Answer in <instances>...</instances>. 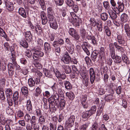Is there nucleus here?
I'll use <instances>...</instances> for the list:
<instances>
[{
  "mask_svg": "<svg viewBox=\"0 0 130 130\" xmlns=\"http://www.w3.org/2000/svg\"><path fill=\"white\" fill-rule=\"evenodd\" d=\"M61 60L64 63L67 64H68L71 62V58L68 52H65L63 57L61 59Z\"/></svg>",
  "mask_w": 130,
  "mask_h": 130,
  "instance_id": "423d86ee",
  "label": "nucleus"
},
{
  "mask_svg": "<svg viewBox=\"0 0 130 130\" xmlns=\"http://www.w3.org/2000/svg\"><path fill=\"white\" fill-rule=\"evenodd\" d=\"M20 44L23 47L25 48H27L28 46V43L25 40H21L20 41Z\"/></svg>",
  "mask_w": 130,
  "mask_h": 130,
  "instance_id": "473e14b6",
  "label": "nucleus"
},
{
  "mask_svg": "<svg viewBox=\"0 0 130 130\" xmlns=\"http://www.w3.org/2000/svg\"><path fill=\"white\" fill-rule=\"evenodd\" d=\"M25 36L26 40L29 41H31L32 39L31 33L29 31L26 32Z\"/></svg>",
  "mask_w": 130,
  "mask_h": 130,
  "instance_id": "4be33fe9",
  "label": "nucleus"
},
{
  "mask_svg": "<svg viewBox=\"0 0 130 130\" xmlns=\"http://www.w3.org/2000/svg\"><path fill=\"white\" fill-rule=\"evenodd\" d=\"M55 38V35L53 33L51 34H49L48 37V40L51 41H53Z\"/></svg>",
  "mask_w": 130,
  "mask_h": 130,
  "instance_id": "4d7b16f0",
  "label": "nucleus"
},
{
  "mask_svg": "<svg viewBox=\"0 0 130 130\" xmlns=\"http://www.w3.org/2000/svg\"><path fill=\"white\" fill-rule=\"evenodd\" d=\"M26 108L27 110L28 111L30 112L32 111V104L30 100H28L27 101Z\"/></svg>",
  "mask_w": 130,
  "mask_h": 130,
  "instance_id": "b1692460",
  "label": "nucleus"
},
{
  "mask_svg": "<svg viewBox=\"0 0 130 130\" xmlns=\"http://www.w3.org/2000/svg\"><path fill=\"white\" fill-rule=\"evenodd\" d=\"M41 47L34 50V53L32 55L33 59L37 60H38L39 57H42L43 56L44 54L41 51Z\"/></svg>",
  "mask_w": 130,
  "mask_h": 130,
  "instance_id": "f03ea898",
  "label": "nucleus"
},
{
  "mask_svg": "<svg viewBox=\"0 0 130 130\" xmlns=\"http://www.w3.org/2000/svg\"><path fill=\"white\" fill-rule=\"evenodd\" d=\"M44 47L45 51L48 52L51 50V47L50 44L48 43L45 42L44 43Z\"/></svg>",
  "mask_w": 130,
  "mask_h": 130,
  "instance_id": "49530a36",
  "label": "nucleus"
},
{
  "mask_svg": "<svg viewBox=\"0 0 130 130\" xmlns=\"http://www.w3.org/2000/svg\"><path fill=\"white\" fill-rule=\"evenodd\" d=\"M8 70H14L15 65L11 63H9L7 65Z\"/></svg>",
  "mask_w": 130,
  "mask_h": 130,
  "instance_id": "6e6d98bb",
  "label": "nucleus"
},
{
  "mask_svg": "<svg viewBox=\"0 0 130 130\" xmlns=\"http://www.w3.org/2000/svg\"><path fill=\"white\" fill-rule=\"evenodd\" d=\"M67 97L71 100H72L75 98V96L73 92H67L66 93Z\"/></svg>",
  "mask_w": 130,
  "mask_h": 130,
  "instance_id": "c756f323",
  "label": "nucleus"
},
{
  "mask_svg": "<svg viewBox=\"0 0 130 130\" xmlns=\"http://www.w3.org/2000/svg\"><path fill=\"white\" fill-rule=\"evenodd\" d=\"M47 17L48 19L55 18V13L53 8L49 7L47 9Z\"/></svg>",
  "mask_w": 130,
  "mask_h": 130,
  "instance_id": "9d476101",
  "label": "nucleus"
},
{
  "mask_svg": "<svg viewBox=\"0 0 130 130\" xmlns=\"http://www.w3.org/2000/svg\"><path fill=\"white\" fill-rule=\"evenodd\" d=\"M22 93L24 95L27 96L28 94V88L25 86H23L21 88Z\"/></svg>",
  "mask_w": 130,
  "mask_h": 130,
  "instance_id": "393cba45",
  "label": "nucleus"
},
{
  "mask_svg": "<svg viewBox=\"0 0 130 130\" xmlns=\"http://www.w3.org/2000/svg\"><path fill=\"white\" fill-rule=\"evenodd\" d=\"M48 22L51 28L55 30L57 29L58 25L55 17L48 19Z\"/></svg>",
  "mask_w": 130,
  "mask_h": 130,
  "instance_id": "7ed1b4c3",
  "label": "nucleus"
},
{
  "mask_svg": "<svg viewBox=\"0 0 130 130\" xmlns=\"http://www.w3.org/2000/svg\"><path fill=\"white\" fill-rule=\"evenodd\" d=\"M57 6H61L64 2L63 0H54Z\"/></svg>",
  "mask_w": 130,
  "mask_h": 130,
  "instance_id": "5fc2aeb1",
  "label": "nucleus"
},
{
  "mask_svg": "<svg viewBox=\"0 0 130 130\" xmlns=\"http://www.w3.org/2000/svg\"><path fill=\"white\" fill-rule=\"evenodd\" d=\"M5 93L6 98L11 97L13 94L12 90L10 88L5 89Z\"/></svg>",
  "mask_w": 130,
  "mask_h": 130,
  "instance_id": "412c9836",
  "label": "nucleus"
},
{
  "mask_svg": "<svg viewBox=\"0 0 130 130\" xmlns=\"http://www.w3.org/2000/svg\"><path fill=\"white\" fill-rule=\"evenodd\" d=\"M64 97L63 96L60 98V102L59 104L56 103L57 106L60 110H62L65 107L66 102L64 100Z\"/></svg>",
  "mask_w": 130,
  "mask_h": 130,
  "instance_id": "39448f33",
  "label": "nucleus"
},
{
  "mask_svg": "<svg viewBox=\"0 0 130 130\" xmlns=\"http://www.w3.org/2000/svg\"><path fill=\"white\" fill-rule=\"evenodd\" d=\"M71 36L76 40H78L80 38V36L76 31Z\"/></svg>",
  "mask_w": 130,
  "mask_h": 130,
  "instance_id": "680f3d73",
  "label": "nucleus"
},
{
  "mask_svg": "<svg viewBox=\"0 0 130 130\" xmlns=\"http://www.w3.org/2000/svg\"><path fill=\"white\" fill-rule=\"evenodd\" d=\"M49 100H51L53 99V100L56 102L59 101V96L58 94L56 91L54 92L53 95H52L51 96L48 98Z\"/></svg>",
  "mask_w": 130,
  "mask_h": 130,
  "instance_id": "dca6fc26",
  "label": "nucleus"
},
{
  "mask_svg": "<svg viewBox=\"0 0 130 130\" xmlns=\"http://www.w3.org/2000/svg\"><path fill=\"white\" fill-rule=\"evenodd\" d=\"M71 22L73 24L77 26H79V25L82 22L81 19L78 17H76V18H74Z\"/></svg>",
  "mask_w": 130,
  "mask_h": 130,
  "instance_id": "4468645a",
  "label": "nucleus"
},
{
  "mask_svg": "<svg viewBox=\"0 0 130 130\" xmlns=\"http://www.w3.org/2000/svg\"><path fill=\"white\" fill-rule=\"evenodd\" d=\"M25 55L28 58H30L32 57V55L31 51L30 50H27L25 52Z\"/></svg>",
  "mask_w": 130,
  "mask_h": 130,
  "instance_id": "bf43d9fd",
  "label": "nucleus"
},
{
  "mask_svg": "<svg viewBox=\"0 0 130 130\" xmlns=\"http://www.w3.org/2000/svg\"><path fill=\"white\" fill-rule=\"evenodd\" d=\"M16 57L15 55L13 54H11V57H10V60L11 61L13 64L15 65V64H16Z\"/></svg>",
  "mask_w": 130,
  "mask_h": 130,
  "instance_id": "de8ad7c7",
  "label": "nucleus"
},
{
  "mask_svg": "<svg viewBox=\"0 0 130 130\" xmlns=\"http://www.w3.org/2000/svg\"><path fill=\"white\" fill-rule=\"evenodd\" d=\"M80 34L83 38H84L87 36V32L84 28H81L80 31Z\"/></svg>",
  "mask_w": 130,
  "mask_h": 130,
  "instance_id": "f704fd0d",
  "label": "nucleus"
},
{
  "mask_svg": "<svg viewBox=\"0 0 130 130\" xmlns=\"http://www.w3.org/2000/svg\"><path fill=\"white\" fill-rule=\"evenodd\" d=\"M28 83L30 87L33 88L35 85V82L32 78H30L28 79Z\"/></svg>",
  "mask_w": 130,
  "mask_h": 130,
  "instance_id": "c85d7f7f",
  "label": "nucleus"
},
{
  "mask_svg": "<svg viewBox=\"0 0 130 130\" xmlns=\"http://www.w3.org/2000/svg\"><path fill=\"white\" fill-rule=\"evenodd\" d=\"M105 92V89L102 88H101L98 90L99 94L100 95L104 94Z\"/></svg>",
  "mask_w": 130,
  "mask_h": 130,
  "instance_id": "338daca9",
  "label": "nucleus"
},
{
  "mask_svg": "<svg viewBox=\"0 0 130 130\" xmlns=\"http://www.w3.org/2000/svg\"><path fill=\"white\" fill-rule=\"evenodd\" d=\"M17 116L18 117L21 118L23 117L24 116V113L23 111L20 109L17 112Z\"/></svg>",
  "mask_w": 130,
  "mask_h": 130,
  "instance_id": "37998d69",
  "label": "nucleus"
},
{
  "mask_svg": "<svg viewBox=\"0 0 130 130\" xmlns=\"http://www.w3.org/2000/svg\"><path fill=\"white\" fill-rule=\"evenodd\" d=\"M0 98L3 100L5 99V98L4 94V90L2 88H0Z\"/></svg>",
  "mask_w": 130,
  "mask_h": 130,
  "instance_id": "79ce46f5",
  "label": "nucleus"
},
{
  "mask_svg": "<svg viewBox=\"0 0 130 130\" xmlns=\"http://www.w3.org/2000/svg\"><path fill=\"white\" fill-rule=\"evenodd\" d=\"M104 29L107 36L108 37L110 36L111 35V32L108 26L107 25L105 26Z\"/></svg>",
  "mask_w": 130,
  "mask_h": 130,
  "instance_id": "a19ab883",
  "label": "nucleus"
},
{
  "mask_svg": "<svg viewBox=\"0 0 130 130\" xmlns=\"http://www.w3.org/2000/svg\"><path fill=\"white\" fill-rule=\"evenodd\" d=\"M87 96L86 95H82L80 97V100L81 104L84 108H87L88 107V105L87 101Z\"/></svg>",
  "mask_w": 130,
  "mask_h": 130,
  "instance_id": "20e7f679",
  "label": "nucleus"
},
{
  "mask_svg": "<svg viewBox=\"0 0 130 130\" xmlns=\"http://www.w3.org/2000/svg\"><path fill=\"white\" fill-rule=\"evenodd\" d=\"M19 14L24 18L26 17V14L25 9L23 8H20L18 10Z\"/></svg>",
  "mask_w": 130,
  "mask_h": 130,
  "instance_id": "a211bd4d",
  "label": "nucleus"
},
{
  "mask_svg": "<svg viewBox=\"0 0 130 130\" xmlns=\"http://www.w3.org/2000/svg\"><path fill=\"white\" fill-rule=\"evenodd\" d=\"M50 130H56V126L55 124H53V123H50Z\"/></svg>",
  "mask_w": 130,
  "mask_h": 130,
  "instance_id": "e2e57ef3",
  "label": "nucleus"
},
{
  "mask_svg": "<svg viewBox=\"0 0 130 130\" xmlns=\"http://www.w3.org/2000/svg\"><path fill=\"white\" fill-rule=\"evenodd\" d=\"M76 32V30L73 28H70L69 30V33L70 35L71 36H72L75 32Z\"/></svg>",
  "mask_w": 130,
  "mask_h": 130,
  "instance_id": "0e129e2a",
  "label": "nucleus"
},
{
  "mask_svg": "<svg viewBox=\"0 0 130 130\" xmlns=\"http://www.w3.org/2000/svg\"><path fill=\"white\" fill-rule=\"evenodd\" d=\"M62 68L66 74H69L71 72V68L68 65H63L62 66Z\"/></svg>",
  "mask_w": 130,
  "mask_h": 130,
  "instance_id": "5701e85b",
  "label": "nucleus"
},
{
  "mask_svg": "<svg viewBox=\"0 0 130 130\" xmlns=\"http://www.w3.org/2000/svg\"><path fill=\"white\" fill-rule=\"evenodd\" d=\"M37 121V119L35 116H34L31 117V120L30 122L31 124H36V122Z\"/></svg>",
  "mask_w": 130,
  "mask_h": 130,
  "instance_id": "864d4df0",
  "label": "nucleus"
},
{
  "mask_svg": "<svg viewBox=\"0 0 130 130\" xmlns=\"http://www.w3.org/2000/svg\"><path fill=\"white\" fill-rule=\"evenodd\" d=\"M38 123L40 124H42L44 123L45 122V119L44 116L41 115L39 116L38 119Z\"/></svg>",
  "mask_w": 130,
  "mask_h": 130,
  "instance_id": "a18cd8bd",
  "label": "nucleus"
},
{
  "mask_svg": "<svg viewBox=\"0 0 130 130\" xmlns=\"http://www.w3.org/2000/svg\"><path fill=\"white\" fill-rule=\"evenodd\" d=\"M96 107L95 106H92L91 108V109L88 110L90 115L91 116L93 114L95 113L96 111Z\"/></svg>",
  "mask_w": 130,
  "mask_h": 130,
  "instance_id": "ea45409f",
  "label": "nucleus"
},
{
  "mask_svg": "<svg viewBox=\"0 0 130 130\" xmlns=\"http://www.w3.org/2000/svg\"><path fill=\"white\" fill-rule=\"evenodd\" d=\"M108 14L106 12H103L101 14V17L102 20L103 21H106L107 19Z\"/></svg>",
  "mask_w": 130,
  "mask_h": 130,
  "instance_id": "c9c22d12",
  "label": "nucleus"
},
{
  "mask_svg": "<svg viewBox=\"0 0 130 130\" xmlns=\"http://www.w3.org/2000/svg\"><path fill=\"white\" fill-rule=\"evenodd\" d=\"M98 53L96 51H93L92 53L91 57L92 60L95 61L96 60V58L98 56Z\"/></svg>",
  "mask_w": 130,
  "mask_h": 130,
  "instance_id": "a878e982",
  "label": "nucleus"
},
{
  "mask_svg": "<svg viewBox=\"0 0 130 130\" xmlns=\"http://www.w3.org/2000/svg\"><path fill=\"white\" fill-rule=\"evenodd\" d=\"M75 116L72 115L70 117L66 122V124L69 127H72L74 124Z\"/></svg>",
  "mask_w": 130,
  "mask_h": 130,
  "instance_id": "0eeeda50",
  "label": "nucleus"
},
{
  "mask_svg": "<svg viewBox=\"0 0 130 130\" xmlns=\"http://www.w3.org/2000/svg\"><path fill=\"white\" fill-rule=\"evenodd\" d=\"M39 4L40 5L41 8L43 10H46V6L45 5V3L44 0H38Z\"/></svg>",
  "mask_w": 130,
  "mask_h": 130,
  "instance_id": "c03bdc74",
  "label": "nucleus"
},
{
  "mask_svg": "<svg viewBox=\"0 0 130 130\" xmlns=\"http://www.w3.org/2000/svg\"><path fill=\"white\" fill-rule=\"evenodd\" d=\"M5 3L6 8L8 10L12 11L13 10L14 7L12 2L6 0L5 1Z\"/></svg>",
  "mask_w": 130,
  "mask_h": 130,
  "instance_id": "6e6552de",
  "label": "nucleus"
},
{
  "mask_svg": "<svg viewBox=\"0 0 130 130\" xmlns=\"http://www.w3.org/2000/svg\"><path fill=\"white\" fill-rule=\"evenodd\" d=\"M66 48L69 53L71 54H72L74 52V46L72 44L66 46Z\"/></svg>",
  "mask_w": 130,
  "mask_h": 130,
  "instance_id": "f3484780",
  "label": "nucleus"
},
{
  "mask_svg": "<svg viewBox=\"0 0 130 130\" xmlns=\"http://www.w3.org/2000/svg\"><path fill=\"white\" fill-rule=\"evenodd\" d=\"M115 58V62L117 64L120 63L121 61V59L120 57L118 56H116Z\"/></svg>",
  "mask_w": 130,
  "mask_h": 130,
  "instance_id": "13d9d810",
  "label": "nucleus"
},
{
  "mask_svg": "<svg viewBox=\"0 0 130 130\" xmlns=\"http://www.w3.org/2000/svg\"><path fill=\"white\" fill-rule=\"evenodd\" d=\"M43 72L45 76L49 78H52L53 77L52 75L50 70L45 68L43 69Z\"/></svg>",
  "mask_w": 130,
  "mask_h": 130,
  "instance_id": "2eb2a0df",
  "label": "nucleus"
},
{
  "mask_svg": "<svg viewBox=\"0 0 130 130\" xmlns=\"http://www.w3.org/2000/svg\"><path fill=\"white\" fill-rule=\"evenodd\" d=\"M37 46L39 48H41L43 46V41L41 39L38 38L37 41Z\"/></svg>",
  "mask_w": 130,
  "mask_h": 130,
  "instance_id": "09e8293b",
  "label": "nucleus"
},
{
  "mask_svg": "<svg viewBox=\"0 0 130 130\" xmlns=\"http://www.w3.org/2000/svg\"><path fill=\"white\" fill-rule=\"evenodd\" d=\"M121 19L122 22L123 23H125L128 21V17L126 14L125 13H123L121 16Z\"/></svg>",
  "mask_w": 130,
  "mask_h": 130,
  "instance_id": "bb28decb",
  "label": "nucleus"
},
{
  "mask_svg": "<svg viewBox=\"0 0 130 130\" xmlns=\"http://www.w3.org/2000/svg\"><path fill=\"white\" fill-rule=\"evenodd\" d=\"M53 71L56 77L58 79L60 78V76L61 74L58 70L57 69H54Z\"/></svg>",
  "mask_w": 130,
  "mask_h": 130,
  "instance_id": "3c124183",
  "label": "nucleus"
},
{
  "mask_svg": "<svg viewBox=\"0 0 130 130\" xmlns=\"http://www.w3.org/2000/svg\"><path fill=\"white\" fill-rule=\"evenodd\" d=\"M67 4L69 7L73 6L74 5V2L72 0H68L66 2Z\"/></svg>",
  "mask_w": 130,
  "mask_h": 130,
  "instance_id": "69168bd1",
  "label": "nucleus"
},
{
  "mask_svg": "<svg viewBox=\"0 0 130 130\" xmlns=\"http://www.w3.org/2000/svg\"><path fill=\"white\" fill-rule=\"evenodd\" d=\"M124 29L127 36L129 37H130V28L128 25L126 24L124 25Z\"/></svg>",
  "mask_w": 130,
  "mask_h": 130,
  "instance_id": "7c9ffc66",
  "label": "nucleus"
},
{
  "mask_svg": "<svg viewBox=\"0 0 130 130\" xmlns=\"http://www.w3.org/2000/svg\"><path fill=\"white\" fill-rule=\"evenodd\" d=\"M43 95L44 97L48 98L51 95V94L48 91H45L43 93Z\"/></svg>",
  "mask_w": 130,
  "mask_h": 130,
  "instance_id": "052dcab7",
  "label": "nucleus"
},
{
  "mask_svg": "<svg viewBox=\"0 0 130 130\" xmlns=\"http://www.w3.org/2000/svg\"><path fill=\"white\" fill-rule=\"evenodd\" d=\"M31 117L30 116L28 113H26L24 117V119L25 121L27 122H29L31 120Z\"/></svg>",
  "mask_w": 130,
  "mask_h": 130,
  "instance_id": "8fccbe9b",
  "label": "nucleus"
},
{
  "mask_svg": "<svg viewBox=\"0 0 130 130\" xmlns=\"http://www.w3.org/2000/svg\"><path fill=\"white\" fill-rule=\"evenodd\" d=\"M53 71L56 77L58 79L60 78V76L61 74L58 70L57 69H54Z\"/></svg>",
  "mask_w": 130,
  "mask_h": 130,
  "instance_id": "603ef678",
  "label": "nucleus"
},
{
  "mask_svg": "<svg viewBox=\"0 0 130 130\" xmlns=\"http://www.w3.org/2000/svg\"><path fill=\"white\" fill-rule=\"evenodd\" d=\"M90 80L91 83L92 84L95 81V73L94 69L92 68H91L89 69Z\"/></svg>",
  "mask_w": 130,
  "mask_h": 130,
  "instance_id": "1a4fd4ad",
  "label": "nucleus"
},
{
  "mask_svg": "<svg viewBox=\"0 0 130 130\" xmlns=\"http://www.w3.org/2000/svg\"><path fill=\"white\" fill-rule=\"evenodd\" d=\"M108 12L110 15V17L112 19L115 20L117 17V15L114 12L111 10H109Z\"/></svg>",
  "mask_w": 130,
  "mask_h": 130,
  "instance_id": "2f4dec72",
  "label": "nucleus"
},
{
  "mask_svg": "<svg viewBox=\"0 0 130 130\" xmlns=\"http://www.w3.org/2000/svg\"><path fill=\"white\" fill-rule=\"evenodd\" d=\"M104 7L105 9L108 10V12L109 10H111L110 8V5L108 1H104L103 3Z\"/></svg>",
  "mask_w": 130,
  "mask_h": 130,
  "instance_id": "72a5a7b5",
  "label": "nucleus"
},
{
  "mask_svg": "<svg viewBox=\"0 0 130 130\" xmlns=\"http://www.w3.org/2000/svg\"><path fill=\"white\" fill-rule=\"evenodd\" d=\"M118 5L117 7L114 8H112L113 10L118 14L120 12H121L123 11L124 9V5L123 2L122 0H119L117 2Z\"/></svg>",
  "mask_w": 130,
  "mask_h": 130,
  "instance_id": "f257e3e1",
  "label": "nucleus"
},
{
  "mask_svg": "<svg viewBox=\"0 0 130 130\" xmlns=\"http://www.w3.org/2000/svg\"><path fill=\"white\" fill-rule=\"evenodd\" d=\"M113 45L118 52L123 53L124 51L125 50L123 47L118 45L117 42H115Z\"/></svg>",
  "mask_w": 130,
  "mask_h": 130,
  "instance_id": "6ab92c4d",
  "label": "nucleus"
},
{
  "mask_svg": "<svg viewBox=\"0 0 130 130\" xmlns=\"http://www.w3.org/2000/svg\"><path fill=\"white\" fill-rule=\"evenodd\" d=\"M98 127V124L96 122L94 123L92 126V130H97Z\"/></svg>",
  "mask_w": 130,
  "mask_h": 130,
  "instance_id": "774afa93",
  "label": "nucleus"
},
{
  "mask_svg": "<svg viewBox=\"0 0 130 130\" xmlns=\"http://www.w3.org/2000/svg\"><path fill=\"white\" fill-rule=\"evenodd\" d=\"M53 99L51 100H49L48 99V100L49 103V108L50 109V111L51 110H56V108H55L56 106V103H57V102L54 101L53 100Z\"/></svg>",
  "mask_w": 130,
  "mask_h": 130,
  "instance_id": "9b49d317",
  "label": "nucleus"
},
{
  "mask_svg": "<svg viewBox=\"0 0 130 130\" xmlns=\"http://www.w3.org/2000/svg\"><path fill=\"white\" fill-rule=\"evenodd\" d=\"M96 25L98 30L99 32L102 31L103 28L102 22H100L96 23Z\"/></svg>",
  "mask_w": 130,
  "mask_h": 130,
  "instance_id": "e433bc0d",
  "label": "nucleus"
},
{
  "mask_svg": "<svg viewBox=\"0 0 130 130\" xmlns=\"http://www.w3.org/2000/svg\"><path fill=\"white\" fill-rule=\"evenodd\" d=\"M91 116L88 111L84 112L82 113V117L84 118H88Z\"/></svg>",
  "mask_w": 130,
  "mask_h": 130,
  "instance_id": "4c0bfd02",
  "label": "nucleus"
},
{
  "mask_svg": "<svg viewBox=\"0 0 130 130\" xmlns=\"http://www.w3.org/2000/svg\"><path fill=\"white\" fill-rule=\"evenodd\" d=\"M19 96V93L18 91H15L13 95V100L14 102L15 105H17L18 104Z\"/></svg>",
  "mask_w": 130,
  "mask_h": 130,
  "instance_id": "ddd939ff",
  "label": "nucleus"
},
{
  "mask_svg": "<svg viewBox=\"0 0 130 130\" xmlns=\"http://www.w3.org/2000/svg\"><path fill=\"white\" fill-rule=\"evenodd\" d=\"M64 84L66 89L68 90H70L72 88V86L70 83L68 81H64Z\"/></svg>",
  "mask_w": 130,
  "mask_h": 130,
  "instance_id": "cd10ccee",
  "label": "nucleus"
},
{
  "mask_svg": "<svg viewBox=\"0 0 130 130\" xmlns=\"http://www.w3.org/2000/svg\"><path fill=\"white\" fill-rule=\"evenodd\" d=\"M113 96L112 94H109L107 95L105 97V100L107 101H110L113 99Z\"/></svg>",
  "mask_w": 130,
  "mask_h": 130,
  "instance_id": "58836bf2",
  "label": "nucleus"
},
{
  "mask_svg": "<svg viewBox=\"0 0 130 130\" xmlns=\"http://www.w3.org/2000/svg\"><path fill=\"white\" fill-rule=\"evenodd\" d=\"M36 33L38 35H40L42 32V29L40 25L38 24L36 25L34 27Z\"/></svg>",
  "mask_w": 130,
  "mask_h": 130,
  "instance_id": "aec40b11",
  "label": "nucleus"
},
{
  "mask_svg": "<svg viewBox=\"0 0 130 130\" xmlns=\"http://www.w3.org/2000/svg\"><path fill=\"white\" fill-rule=\"evenodd\" d=\"M117 39L119 45L123 46L126 45V44L125 43L124 39L121 35H118Z\"/></svg>",
  "mask_w": 130,
  "mask_h": 130,
  "instance_id": "f8f14e48",
  "label": "nucleus"
}]
</instances>
